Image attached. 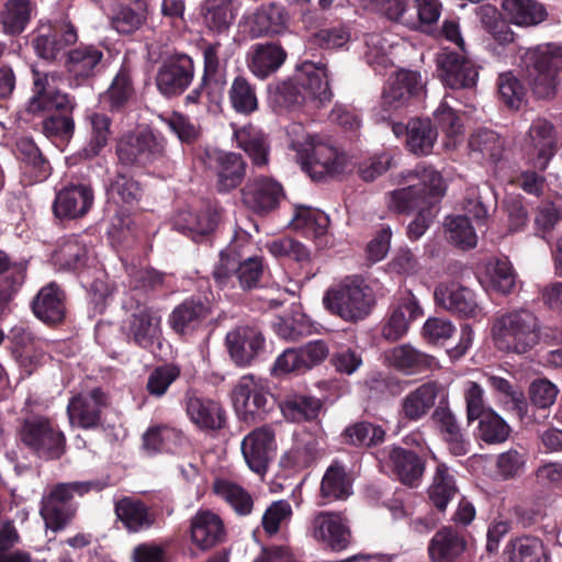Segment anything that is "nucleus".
<instances>
[{
    "mask_svg": "<svg viewBox=\"0 0 562 562\" xmlns=\"http://www.w3.org/2000/svg\"><path fill=\"white\" fill-rule=\"evenodd\" d=\"M93 190L86 184H71L56 193L53 213L58 220H76L85 216L93 204Z\"/></svg>",
    "mask_w": 562,
    "mask_h": 562,
    "instance_id": "nucleus-35",
    "label": "nucleus"
},
{
    "mask_svg": "<svg viewBox=\"0 0 562 562\" xmlns=\"http://www.w3.org/2000/svg\"><path fill=\"white\" fill-rule=\"evenodd\" d=\"M30 307L38 321L49 327H57L67 317V293L56 281H50L38 290Z\"/></svg>",
    "mask_w": 562,
    "mask_h": 562,
    "instance_id": "nucleus-24",
    "label": "nucleus"
},
{
    "mask_svg": "<svg viewBox=\"0 0 562 562\" xmlns=\"http://www.w3.org/2000/svg\"><path fill=\"white\" fill-rule=\"evenodd\" d=\"M104 68V53L94 44L80 43L69 47L64 56V70L70 87L90 86Z\"/></svg>",
    "mask_w": 562,
    "mask_h": 562,
    "instance_id": "nucleus-14",
    "label": "nucleus"
},
{
    "mask_svg": "<svg viewBox=\"0 0 562 562\" xmlns=\"http://www.w3.org/2000/svg\"><path fill=\"white\" fill-rule=\"evenodd\" d=\"M386 431L378 424L359 420L348 425L341 432L342 442L359 449H370L385 441Z\"/></svg>",
    "mask_w": 562,
    "mask_h": 562,
    "instance_id": "nucleus-48",
    "label": "nucleus"
},
{
    "mask_svg": "<svg viewBox=\"0 0 562 562\" xmlns=\"http://www.w3.org/2000/svg\"><path fill=\"white\" fill-rule=\"evenodd\" d=\"M34 5L30 0H7L1 12L3 31L9 35H20L29 25Z\"/></svg>",
    "mask_w": 562,
    "mask_h": 562,
    "instance_id": "nucleus-59",
    "label": "nucleus"
},
{
    "mask_svg": "<svg viewBox=\"0 0 562 562\" xmlns=\"http://www.w3.org/2000/svg\"><path fill=\"white\" fill-rule=\"evenodd\" d=\"M504 557L507 562H541L548 554L541 539L532 536H522L510 540Z\"/></svg>",
    "mask_w": 562,
    "mask_h": 562,
    "instance_id": "nucleus-53",
    "label": "nucleus"
},
{
    "mask_svg": "<svg viewBox=\"0 0 562 562\" xmlns=\"http://www.w3.org/2000/svg\"><path fill=\"white\" fill-rule=\"evenodd\" d=\"M559 392L558 386L546 378L533 380L528 389L530 403L527 402L526 411L518 415L520 423L526 427L544 425Z\"/></svg>",
    "mask_w": 562,
    "mask_h": 562,
    "instance_id": "nucleus-29",
    "label": "nucleus"
},
{
    "mask_svg": "<svg viewBox=\"0 0 562 562\" xmlns=\"http://www.w3.org/2000/svg\"><path fill=\"white\" fill-rule=\"evenodd\" d=\"M288 53L278 42L255 44L248 58L249 70L259 79L277 72L285 63Z\"/></svg>",
    "mask_w": 562,
    "mask_h": 562,
    "instance_id": "nucleus-40",
    "label": "nucleus"
},
{
    "mask_svg": "<svg viewBox=\"0 0 562 562\" xmlns=\"http://www.w3.org/2000/svg\"><path fill=\"white\" fill-rule=\"evenodd\" d=\"M78 30L67 21L40 23L32 33V46L36 56L47 61L64 58L69 47L77 44Z\"/></svg>",
    "mask_w": 562,
    "mask_h": 562,
    "instance_id": "nucleus-13",
    "label": "nucleus"
},
{
    "mask_svg": "<svg viewBox=\"0 0 562 562\" xmlns=\"http://www.w3.org/2000/svg\"><path fill=\"white\" fill-rule=\"evenodd\" d=\"M351 494V483L344 465L330 464L321 482L319 495L326 502L345 499Z\"/></svg>",
    "mask_w": 562,
    "mask_h": 562,
    "instance_id": "nucleus-57",
    "label": "nucleus"
},
{
    "mask_svg": "<svg viewBox=\"0 0 562 562\" xmlns=\"http://www.w3.org/2000/svg\"><path fill=\"white\" fill-rule=\"evenodd\" d=\"M19 442L36 458L56 461L67 451V438L58 423L47 416L25 418L18 430Z\"/></svg>",
    "mask_w": 562,
    "mask_h": 562,
    "instance_id": "nucleus-5",
    "label": "nucleus"
},
{
    "mask_svg": "<svg viewBox=\"0 0 562 562\" xmlns=\"http://www.w3.org/2000/svg\"><path fill=\"white\" fill-rule=\"evenodd\" d=\"M228 100L232 109L240 115H250L259 108L256 87L244 76L233 79L228 89Z\"/></svg>",
    "mask_w": 562,
    "mask_h": 562,
    "instance_id": "nucleus-58",
    "label": "nucleus"
},
{
    "mask_svg": "<svg viewBox=\"0 0 562 562\" xmlns=\"http://www.w3.org/2000/svg\"><path fill=\"white\" fill-rule=\"evenodd\" d=\"M323 304L331 315L357 323L371 313L374 299L371 289L361 278L356 277L329 288L323 296Z\"/></svg>",
    "mask_w": 562,
    "mask_h": 562,
    "instance_id": "nucleus-6",
    "label": "nucleus"
},
{
    "mask_svg": "<svg viewBox=\"0 0 562 562\" xmlns=\"http://www.w3.org/2000/svg\"><path fill=\"white\" fill-rule=\"evenodd\" d=\"M91 132L89 142L80 150L79 156L83 159H93L106 147L112 135V120L104 113L94 112L88 116Z\"/></svg>",
    "mask_w": 562,
    "mask_h": 562,
    "instance_id": "nucleus-54",
    "label": "nucleus"
},
{
    "mask_svg": "<svg viewBox=\"0 0 562 562\" xmlns=\"http://www.w3.org/2000/svg\"><path fill=\"white\" fill-rule=\"evenodd\" d=\"M267 269L268 266L262 256L246 257L241 243L235 239L221 250L212 277L221 289L238 286L241 291L248 292L262 285Z\"/></svg>",
    "mask_w": 562,
    "mask_h": 562,
    "instance_id": "nucleus-2",
    "label": "nucleus"
},
{
    "mask_svg": "<svg viewBox=\"0 0 562 562\" xmlns=\"http://www.w3.org/2000/svg\"><path fill=\"white\" fill-rule=\"evenodd\" d=\"M225 340L229 356L238 367H250L266 358V337L257 326H238L227 333Z\"/></svg>",
    "mask_w": 562,
    "mask_h": 562,
    "instance_id": "nucleus-18",
    "label": "nucleus"
},
{
    "mask_svg": "<svg viewBox=\"0 0 562 562\" xmlns=\"http://www.w3.org/2000/svg\"><path fill=\"white\" fill-rule=\"evenodd\" d=\"M237 14L233 0H204L202 15L205 26L213 33L229 30Z\"/></svg>",
    "mask_w": 562,
    "mask_h": 562,
    "instance_id": "nucleus-52",
    "label": "nucleus"
},
{
    "mask_svg": "<svg viewBox=\"0 0 562 562\" xmlns=\"http://www.w3.org/2000/svg\"><path fill=\"white\" fill-rule=\"evenodd\" d=\"M423 316V308L412 291L400 295L390 316L382 327V336L389 341L401 339L408 330L409 324Z\"/></svg>",
    "mask_w": 562,
    "mask_h": 562,
    "instance_id": "nucleus-36",
    "label": "nucleus"
},
{
    "mask_svg": "<svg viewBox=\"0 0 562 562\" xmlns=\"http://www.w3.org/2000/svg\"><path fill=\"white\" fill-rule=\"evenodd\" d=\"M491 336L497 350L524 355L540 340V325L529 310H512L496 315L491 325Z\"/></svg>",
    "mask_w": 562,
    "mask_h": 562,
    "instance_id": "nucleus-3",
    "label": "nucleus"
},
{
    "mask_svg": "<svg viewBox=\"0 0 562 562\" xmlns=\"http://www.w3.org/2000/svg\"><path fill=\"white\" fill-rule=\"evenodd\" d=\"M166 139L151 131L122 136L116 144L119 162L125 167L145 168L166 156Z\"/></svg>",
    "mask_w": 562,
    "mask_h": 562,
    "instance_id": "nucleus-11",
    "label": "nucleus"
},
{
    "mask_svg": "<svg viewBox=\"0 0 562 562\" xmlns=\"http://www.w3.org/2000/svg\"><path fill=\"white\" fill-rule=\"evenodd\" d=\"M525 78L538 99L554 97L562 70V48L548 43L528 49L522 57Z\"/></svg>",
    "mask_w": 562,
    "mask_h": 562,
    "instance_id": "nucleus-4",
    "label": "nucleus"
},
{
    "mask_svg": "<svg viewBox=\"0 0 562 562\" xmlns=\"http://www.w3.org/2000/svg\"><path fill=\"white\" fill-rule=\"evenodd\" d=\"M30 260H13L0 249V317L9 312V305L21 291L27 278Z\"/></svg>",
    "mask_w": 562,
    "mask_h": 562,
    "instance_id": "nucleus-32",
    "label": "nucleus"
},
{
    "mask_svg": "<svg viewBox=\"0 0 562 562\" xmlns=\"http://www.w3.org/2000/svg\"><path fill=\"white\" fill-rule=\"evenodd\" d=\"M32 97L26 103L25 111L31 115H40L53 109H65L75 100L70 94L57 87L55 72L41 71L32 67Z\"/></svg>",
    "mask_w": 562,
    "mask_h": 562,
    "instance_id": "nucleus-16",
    "label": "nucleus"
},
{
    "mask_svg": "<svg viewBox=\"0 0 562 562\" xmlns=\"http://www.w3.org/2000/svg\"><path fill=\"white\" fill-rule=\"evenodd\" d=\"M16 157L30 167L36 181L45 180L50 173L49 161L44 157L33 138L23 136L15 143Z\"/></svg>",
    "mask_w": 562,
    "mask_h": 562,
    "instance_id": "nucleus-60",
    "label": "nucleus"
},
{
    "mask_svg": "<svg viewBox=\"0 0 562 562\" xmlns=\"http://www.w3.org/2000/svg\"><path fill=\"white\" fill-rule=\"evenodd\" d=\"M467 548V540L461 531L452 526L436 531L428 546L432 562H456Z\"/></svg>",
    "mask_w": 562,
    "mask_h": 562,
    "instance_id": "nucleus-41",
    "label": "nucleus"
},
{
    "mask_svg": "<svg viewBox=\"0 0 562 562\" xmlns=\"http://www.w3.org/2000/svg\"><path fill=\"white\" fill-rule=\"evenodd\" d=\"M195 67L193 59L181 53L166 57L156 76L158 91L172 98L182 94L191 85L194 78Z\"/></svg>",
    "mask_w": 562,
    "mask_h": 562,
    "instance_id": "nucleus-20",
    "label": "nucleus"
},
{
    "mask_svg": "<svg viewBox=\"0 0 562 562\" xmlns=\"http://www.w3.org/2000/svg\"><path fill=\"white\" fill-rule=\"evenodd\" d=\"M557 153L554 125L546 119L535 120L528 131L527 162L539 171H544Z\"/></svg>",
    "mask_w": 562,
    "mask_h": 562,
    "instance_id": "nucleus-26",
    "label": "nucleus"
},
{
    "mask_svg": "<svg viewBox=\"0 0 562 562\" xmlns=\"http://www.w3.org/2000/svg\"><path fill=\"white\" fill-rule=\"evenodd\" d=\"M403 179L407 186L390 193L389 207L398 214L417 212L407 227L408 238L415 241L426 233L436 217L446 187L442 176L423 164L408 170Z\"/></svg>",
    "mask_w": 562,
    "mask_h": 562,
    "instance_id": "nucleus-1",
    "label": "nucleus"
},
{
    "mask_svg": "<svg viewBox=\"0 0 562 562\" xmlns=\"http://www.w3.org/2000/svg\"><path fill=\"white\" fill-rule=\"evenodd\" d=\"M213 492L223 498L239 516H247L254 507L251 495L240 485L227 480H216Z\"/></svg>",
    "mask_w": 562,
    "mask_h": 562,
    "instance_id": "nucleus-62",
    "label": "nucleus"
},
{
    "mask_svg": "<svg viewBox=\"0 0 562 562\" xmlns=\"http://www.w3.org/2000/svg\"><path fill=\"white\" fill-rule=\"evenodd\" d=\"M205 166L215 176V189L218 193H228L245 180L247 162L234 151L209 149L205 151Z\"/></svg>",
    "mask_w": 562,
    "mask_h": 562,
    "instance_id": "nucleus-19",
    "label": "nucleus"
},
{
    "mask_svg": "<svg viewBox=\"0 0 562 562\" xmlns=\"http://www.w3.org/2000/svg\"><path fill=\"white\" fill-rule=\"evenodd\" d=\"M244 204L255 213L266 215L280 205L285 193L283 186L276 179L267 176H257L248 179L241 189Z\"/></svg>",
    "mask_w": 562,
    "mask_h": 562,
    "instance_id": "nucleus-23",
    "label": "nucleus"
},
{
    "mask_svg": "<svg viewBox=\"0 0 562 562\" xmlns=\"http://www.w3.org/2000/svg\"><path fill=\"white\" fill-rule=\"evenodd\" d=\"M437 67L441 81L451 89L471 88L479 72L475 65L463 54L442 48L437 54Z\"/></svg>",
    "mask_w": 562,
    "mask_h": 562,
    "instance_id": "nucleus-27",
    "label": "nucleus"
},
{
    "mask_svg": "<svg viewBox=\"0 0 562 562\" xmlns=\"http://www.w3.org/2000/svg\"><path fill=\"white\" fill-rule=\"evenodd\" d=\"M190 536L196 548L202 551L210 550L224 540V524L218 515L210 510H199L191 519Z\"/></svg>",
    "mask_w": 562,
    "mask_h": 562,
    "instance_id": "nucleus-39",
    "label": "nucleus"
},
{
    "mask_svg": "<svg viewBox=\"0 0 562 562\" xmlns=\"http://www.w3.org/2000/svg\"><path fill=\"white\" fill-rule=\"evenodd\" d=\"M220 223V214L212 209L200 212L181 211L175 218L173 227L196 244H212Z\"/></svg>",
    "mask_w": 562,
    "mask_h": 562,
    "instance_id": "nucleus-33",
    "label": "nucleus"
},
{
    "mask_svg": "<svg viewBox=\"0 0 562 562\" xmlns=\"http://www.w3.org/2000/svg\"><path fill=\"white\" fill-rule=\"evenodd\" d=\"M323 408V402L314 396L293 395L280 404L283 416L291 422H314Z\"/></svg>",
    "mask_w": 562,
    "mask_h": 562,
    "instance_id": "nucleus-56",
    "label": "nucleus"
},
{
    "mask_svg": "<svg viewBox=\"0 0 562 562\" xmlns=\"http://www.w3.org/2000/svg\"><path fill=\"white\" fill-rule=\"evenodd\" d=\"M143 188L132 176L117 171L106 186V196L116 205H134L142 199Z\"/></svg>",
    "mask_w": 562,
    "mask_h": 562,
    "instance_id": "nucleus-55",
    "label": "nucleus"
},
{
    "mask_svg": "<svg viewBox=\"0 0 562 562\" xmlns=\"http://www.w3.org/2000/svg\"><path fill=\"white\" fill-rule=\"evenodd\" d=\"M114 510L124 527L132 532L149 528L155 520L148 507L139 499L123 497L115 503Z\"/></svg>",
    "mask_w": 562,
    "mask_h": 562,
    "instance_id": "nucleus-51",
    "label": "nucleus"
},
{
    "mask_svg": "<svg viewBox=\"0 0 562 562\" xmlns=\"http://www.w3.org/2000/svg\"><path fill=\"white\" fill-rule=\"evenodd\" d=\"M237 146L251 159L255 167L261 168L269 164L270 146L265 133L251 126L234 132Z\"/></svg>",
    "mask_w": 562,
    "mask_h": 562,
    "instance_id": "nucleus-50",
    "label": "nucleus"
},
{
    "mask_svg": "<svg viewBox=\"0 0 562 562\" xmlns=\"http://www.w3.org/2000/svg\"><path fill=\"white\" fill-rule=\"evenodd\" d=\"M379 462L390 476L407 487H417L426 471L427 453L397 445L384 447L379 452Z\"/></svg>",
    "mask_w": 562,
    "mask_h": 562,
    "instance_id": "nucleus-9",
    "label": "nucleus"
},
{
    "mask_svg": "<svg viewBox=\"0 0 562 562\" xmlns=\"http://www.w3.org/2000/svg\"><path fill=\"white\" fill-rule=\"evenodd\" d=\"M54 259L61 270L81 272L91 260L90 249L81 236H65L55 250Z\"/></svg>",
    "mask_w": 562,
    "mask_h": 562,
    "instance_id": "nucleus-43",
    "label": "nucleus"
},
{
    "mask_svg": "<svg viewBox=\"0 0 562 562\" xmlns=\"http://www.w3.org/2000/svg\"><path fill=\"white\" fill-rule=\"evenodd\" d=\"M431 420L447 443L451 454L462 457L469 453L471 442L449 407L448 398H441L431 414Z\"/></svg>",
    "mask_w": 562,
    "mask_h": 562,
    "instance_id": "nucleus-34",
    "label": "nucleus"
},
{
    "mask_svg": "<svg viewBox=\"0 0 562 562\" xmlns=\"http://www.w3.org/2000/svg\"><path fill=\"white\" fill-rule=\"evenodd\" d=\"M506 19L518 26H535L548 15L546 8L536 0H503Z\"/></svg>",
    "mask_w": 562,
    "mask_h": 562,
    "instance_id": "nucleus-49",
    "label": "nucleus"
},
{
    "mask_svg": "<svg viewBox=\"0 0 562 562\" xmlns=\"http://www.w3.org/2000/svg\"><path fill=\"white\" fill-rule=\"evenodd\" d=\"M437 306L445 308L459 318H477L482 314L473 290L458 282H440L434 292Z\"/></svg>",
    "mask_w": 562,
    "mask_h": 562,
    "instance_id": "nucleus-21",
    "label": "nucleus"
},
{
    "mask_svg": "<svg viewBox=\"0 0 562 562\" xmlns=\"http://www.w3.org/2000/svg\"><path fill=\"white\" fill-rule=\"evenodd\" d=\"M437 137V127L428 117H414L406 124V147L417 156L429 155Z\"/></svg>",
    "mask_w": 562,
    "mask_h": 562,
    "instance_id": "nucleus-46",
    "label": "nucleus"
},
{
    "mask_svg": "<svg viewBox=\"0 0 562 562\" xmlns=\"http://www.w3.org/2000/svg\"><path fill=\"white\" fill-rule=\"evenodd\" d=\"M183 434L181 430L159 425L148 428L143 436V445L147 451L154 453L173 452L181 445Z\"/></svg>",
    "mask_w": 562,
    "mask_h": 562,
    "instance_id": "nucleus-63",
    "label": "nucleus"
},
{
    "mask_svg": "<svg viewBox=\"0 0 562 562\" xmlns=\"http://www.w3.org/2000/svg\"><path fill=\"white\" fill-rule=\"evenodd\" d=\"M76 100L71 105L65 109H53L50 114L46 115L41 122V132L53 143L69 142L75 134L74 110Z\"/></svg>",
    "mask_w": 562,
    "mask_h": 562,
    "instance_id": "nucleus-45",
    "label": "nucleus"
},
{
    "mask_svg": "<svg viewBox=\"0 0 562 562\" xmlns=\"http://www.w3.org/2000/svg\"><path fill=\"white\" fill-rule=\"evenodd\" d=\"M269 98L281 110H294L306 102L297 68L292 77L269 85Z\"/></svg>",
    "mask_w": 562,
    "mask_h": 562,
    "instance_id": "nucleus-47",
    "label": "nucleus"
},
{
    "mask_svg": "<svg viewBox=\"0 0 562 562\" xmlns=\"http://www.w3.org/2000/svg\"><path fill=\"white\" fill-rule=\"evenodd\" d=\"M108 406V395L101 387L79 393L69 400L67 415L71 425L82 429L102 426V412Z\"/></svg>",
    "mask_w": 562,
    "mask_h": 562,
    "instance_id": "nucleus-22",
    "label": "nucleus"
},
{
    "mask_svg": "<svg viewBox=\"0 0 562 562\" xmlns=\"http://www.w3.org/2000/svg\"><path fill=\"white\" fill-rule=\"evenodd\" d=\"M136 90L128 66L122 65L113 77L109 88L100 94L103 110L112 115L124 117L132 111Z\"/></svg>",
    "mask_w": 562,
    "mask_h": 562,
    "instance_id": "nucleus-31",
    "label": "nucleus"
},
{
    "mask_svg": "<svg viewBox=\"0 0 562 562\" xmlns=\"http://www.w3.org/2000/svg\"><path fill=\"white\" fill-rule=\"evenodd\" d=\"M232 401L238 418L248 425L265 422L276 405L266 382L252 374L239 378L234 386Z\"/></svg>",
    "mask_w": 562,
    "mask_h": 562,
    "instance_id": "nucleus-7",
    "label": "nucleus"
},
{
    "mask_svg": "<svg viewBox=\"0 0 562 562\" xmlns=\"http://www.w3.org/2000/svg\"><path fill=\"white\" fill-rule=\"evenodd\" d=\"M425 85L418 71L401 69L389 79L380 101L381 116L391 119L393 112L418 100L424 92Z\"/></svg>",
    "mask_w": 562,
    "mask_h": 562,
    "instance_id": "nucleus-15",
    "label": "nucleus"
},
{
    "mask_svg": "<svg viewBox=\"0 0 562 562\" xmlns=\"http://www.w3.org/2000/svg\"><path fill=\"white\" fill-rule=\"evenodd\" d=\"M240 449L249 469L265 474L277 449L273 429L267 425L255 428L243 439Z\"/></svg>",
    "mask_w": 562,
    "mask_h": 562,
    "instance_id": "nucleus-25",
    "label": "nucleus"
},
{
    "mask_svg": "<svg viewBox=\"0 0 562 562\" xmlns=\"http://www.w3.org/2000/svg\"><path fill=\"white\" fill-rule=\"evenodd\" d=\"M290 13L278 2L262 3L252 13L246 16L251 37H273L283 35L289 31Z\"/></svg>",
    "mask_w": 562,
    "mask_h": 562,
    "instance_id": "nucleus-28",
    "label": "nucleus"
},
{
    "mask_svg": "<svg viewBox=\"0 0 562 562\" xmlns=\"http://www.w3.org/2000/svg\"><path fill=\"white\" fill-rule=\"evenodd\" d=\"M390 362L394 369L407 375L426 373L439 368L434 356L419 351L407 344L392 349Z\"/></svg>",
    "mask_w": 562,
    "mask_h": 562,
    "instance_id": "nucleus-42",
    "label": "nucleus"
},
{
    "mask_svg": "<svg viewBox=\"0 0 562 562\" xmlns=\"http://www.w3.org/2000/svg\"><path fill=\"white\" fill-rule=\"evenodd\" d=\"M311 528L313 537L327 544L333 551H342L350 544L351 532L340 515L318 513L313 518Z\"/></svg>",
    "mask_w": 562,
    "mask_h": 562,
    "instance_id": "nucleus-37",
    "label": "nucleus"
},
{
    "mask_svg": "<svg viewBox=\"0 0 562 562\" xmlns=\"http://www.w3.org/2000/svg\"><path fill=\"white\" fill-rule=\"evenodd\" d=\"M95 486L98 484L90 481L56 484L41 501L40 515L46 528L54 532L65 529L76 514L70 504L74 495L83 496Z\"/></svg>",
    "mask_w": 562,
    "mask_h": 562,
    "instance_id": "nucleus-8",
    "label": "nucleus"
},
{
    "mask_svg": "<svg viewBox=\"0 0 562 562\" xmlns=\"http://www.w3.org/2000/svg\"><path fill=\"white\" fill-rule=\"evenodd\" d=\"M182 373L181 367L176 362H166L153 368L147 375L145 390L147 394L156 400L162 398L172 383Z\"/></svg>",
    "mask_w": 562,
    "mask_h": 562,
    "instance_id": "nucleus-61",
    "label": "nucleus"
},
{
    "mask_svg": "<svg viewBox=\"0 0 562 562\" xmlns=\"http://www.w3.org/2000/svg\"><path fill=\"white\" fill-rule=\"evenodd\" d=\"M213 314V302L204 295L194 294L172 310L168 324L179 336L191 338L210 328L214 319Z\"/></svg>",
    "mask_w": 562,
    "mask_h": 562,
    "instance_id": "nucleus-12",
    "label": "nucleus"
},
{
    "mask_svg": "<svg viewBox=\"0 0 562 562\" xmlns=\"http://www.w3.org/2000/svg\"><path fill=\"white\" fill-rule=\"evenodd\" d=\"M296 156L302 169L315 181H321L326 176L339 175L345 169L344 156L317 135L307 136L297 146Z\"/></svg>",
    "mask_w": 562,
    "mask_h": 562,
    "instance_id": "nucleus-10",
    "label": "nucleus"
},
{
    "mask_svg": "<svg viewBox=\"0 0 562 562\" xmlns=\"http://www.w3.org/2000/svg\"><path fill=\"white\" fill-rule=\"evenodd\" d=\"M441 391L437 381H428L409 391L400 402L397 416L403 427L425 418L435 407Z\"/></svg>",
    "mask_w": 562,
    "mask_h": 562,
    "instance_id": "nucleus-30",
    "label": "nucleus"
},
{
    "mask_svg": "<svg viewBox=\"0 0 562 562\" xmlns=\"http://www.w3.org/2000/svg\"><path fill=\"white\" fill-rule=\"evenodd\" d=\"M329 223V217L323 211L302 205L295 207L292 218L294 229L315 237L325 235Z\"/></svg>",
    "mask_w": 562,
    "mask_h": 562,
    "instance_id": "nucleus-64",
    "label": "nucleus"
},
{
    "mask_svg": "<svg viewBox=\"0 0 562 562\" xmlns=\"http://www.w3.org/2000/svg\"><path fill=\"white\" fill-rule=\"evenodd\" d=\"M160 317L151 307L142 306L131 315L127 338L143 349H149L159 334Z\"/></svg>",
    "mask_w": 562,
    "mask_h": 562,
    "instance_id": "nucleus-44",
    "label": "nucleus"
},
{
    "mask_svg": "<svg viewBox=\"0 0 562 562\" xmlns=\"http://www.w3.org/2000/svg\"><path fill=\"white\" fill-rule=\"evenodd\" d=\"M181 405L190 422L201 430L218 431L226 427L227 414L222 404L204 396L195 387H187Z\"/></svg>",
    "mask_w": 562,
    "mask_h": 562,
    "instance_id": "nucleus-17",
    "label": "nucleus"
},
{
    "mask_svg": "<svg viewBox=\"0 0 562 562\" xmlns=\"http://www.w3.org/2000/svg\"><path fill=\"white\" fill-rule=\"evenodd\" d=\"M296 68L305 92V100L317 101L321 105L329 103L334 94L329 86L326 65L305 60Z\"/></svg>",
    "mask_w": 562,
    "mask_h": 562,
    "instance_id": "nucleus-38",
    "label": "nucleus"
}]
</instances>
